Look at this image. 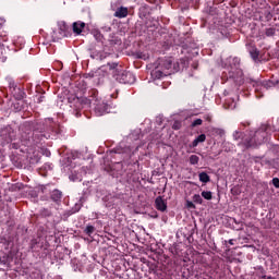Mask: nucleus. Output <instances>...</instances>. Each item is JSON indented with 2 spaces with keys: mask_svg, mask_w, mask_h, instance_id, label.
<instances>
[{
  "mask_svg": "<svg viewBox=\"0 0 279 279\" xmlns=\"http://www.w3.org/2000/svg\"><path fill=\"white\" fill-rule=\"evenodd\" d=\"M21 138L25 145H38L45 138H51V134L45 133L44 124L39 123L34 126V123L26 122L22 126Z\"/></svg>",
  "mask_w": 279,
  "mask_h": 279,
  "instance_id": "f257e3e1",
  "label": "nucleus"
},
{
  "mask_svg": "<svg viewBox=\"0 0 279 279\" xmlns=\"http://www.w3.org/2000/svg\"><path fill=\"white\" fill-rule=\"evenodd\" d=\"M267 128L269 126L263 125L255 132L254 136L245 135V133L241 131H234L233 140L239 142L238 145L239 147H242V149L258 147V145H263V143H265V138H267Z\"/></svg>",
  "mask_w": 279,
  "mask_h": 279,
  "instance_id": "f03ea898",
  "label": "nucleus"
},
{
  "mask_svg": "<svg viewBox=\"0 0 279 279\" xmlns=\"http://www.w3.org/2000/svg\"><path fill=\"white\" fill-rule=\"evenodd\" d=\"M89 104L94 105L95 112H97L100 117L101 114H106L108 104L99 99V92L97 89L89 90Z\"/></svg>",
  "mask_w": 279,
  "mask_h": 279,
  "instance_id": "7ed1b4c3",
  "label": "nucleus"
},
{
  "mask_svg": "<svg viewBox=\"0 0 279 279\" xmlns=\"http://www.w3.org/2000/svg\"><path fill=\"white\" fill-rule=\"evenodd\" d=\"M157 66L163 72H166L168 75H171V73H175L178 71L175 69V64L173 63V58L166 57V58H159L157 60Z\"/></svg>",
  "mask_w": 279,
  "mask_h": 279,
  "instance_id": "20e7f679",
  "label": "nucleus"
},
{
  "mask_svg": "<svg viewBox=\"0 0 279 279\" xmlns=\"http://www.w3.org/2000/svg\"><path fill=\"white\" fill-rule=\"evenodd\" d=\"M116 80L120 84H134L136 82V76L132 72L121 71L116 74Z\"/></svg>",
  "mask_w": 279,
  "mask_h": 279,
  "instance_id": "39448f33",
  "label": "nucleus"
},
{
  "mask_svg": "<svg viewBox=\"0 0 279 279\" xmlns=\"http://www.w3.org/2000/svg\"><path fill=\"white\" fill-rule=\"evenodd\" d=\"M228 80H233L235 84H243V72L238 68H230L227 74Z\"/></svg>",
  "mask_w": 279,
  "mask_h": 279,
  "instance_id": "423d86ee",
  "label": "nucleus"
},
{
  "mask_svg": "<svg viewBox=\"0 0 279 279\" xmlns=\"http://www.w3.org/2000/svg\"><path fill=\"white\" fill-rule=\"evenodd\" d=\"M59 34L60 38H69V36H71V33L69 32V25H66L65 22H61L59 24Z\"/></svg>",
  "mask_w": 279,
  "mask_h": 279,
  "instance_id": "0eeeda50",
  "label": "nucleus"
},
{
  "mask_svg": "<svg viewBox=\"0 0 279 279\" xmlns=\"http://www.w3.org/2000/svg\"><path fill=\"white\" fill-rule=\"evenodd\" d=\"M169 75L167 72H163V70L160 69L159 65L155 66V69L151 71V77L155 80H162V77H167Z\"/></svg>",
  "mask_w": 279,
  "mask_h": 279,
  "instance_id": "6e6552de",
  "label": "nucleus"
},
{
  "mask_svg": "<svg viewBox=\"0 0 279 279\" xmlns=\"http://www.w3.org/2000/svg\"><path fill=\"white\" fill-rule=\"evenodd\" d=\"M155 208L160 210V213H165V210H167V202L162 199V196H158L155 199Z\"/></svg>",
  "mask_w": 279,
  "mask_h": 279,
  "instance_id": "1a4fd4ad",
  "label": "nucleus"
},
{
  "mask_svg": "<svg viewBox=\"0 0 279 279\" xmlns=\"http://www.w3.org/2000/svg\"><path fill=\"white\" fill-rule=\"evenodd\" d=\"M86 27V23L78 21V22H74L72 25V29L74 32V34H82V31Z\"/></svg>",
  "mask_w": 279,
  "mask_h": 279,
  "instance_id": "9d476101",
  "label": "nucleus"
},
{
  "mask_svg": "<svg viewBox=\"0 0 279 279\" xmlns=\"http://www.w3.org/2000/svg\"><path fill=\"white\" fill-rule=\"evenodd\" d=\"M50 198L56 204H60V202H62V191L53 190L50 194Z\"/></svg>",
  "mask_w": 279,
  "mask_h": 279,
  "instance_id": "9b49d317",
  "label": "nucleus"
},
{
  "mask_svg": "<svg viewBox=\"0 0 279 279\" xmlns=\"http://www.w3.org/2000/svg\"><path fill=\"white\" fill-rule=\"evenodd\" d=\"M114 16L116 19H125V16H128V8L125 7L118 8L117 11L114 12Z\"/></svg>",
  "mask_w": 279,
  "mask_h": 279,
  "instance_id": "f8f14e48",
  "label": "nucleus"
},
{
  "mask_svg": "<svg viewBox=\"0 0 279 279\" xmlns=\"http://www.w3.org/2000/svg\"><path fill=\"white\" fill-rule=\"evenodd\" d=\"M206 142V134H201L198 135L190 145V147H197V145H199V143H205Z\"/></svg>",
  "mask_w": 279,
  "mask_h": 279,
  "instance_id": "ddd939ff",
  "label": "nucleus"
},
{
  "mask_svg": "<svg viewBox=\"0 0 279 279\" xmlns=\"http://www.w3.org/2000/svg\"><path fill=\"white\" fill-rule=\"evenodd\" d=\"M2 136L4 138V143H12V141H14L13 131H3Z\"/></svg>",
  "mask_w": 279,
  "mask_h": 279,
  "instance_id": "4468645a",
  "label": "nucleus"
},
{
  "mask_svg": "<svg viewBox=\"0 0 279 279\" xmlns=\"http://www.w3.org/2000/svg\"><path fill=\"white\" fill-rule=\"evenodd\" d=\"M250 56H251L252 60H254V62H256V60H258V56H260V51L256 47H251Z\"/></svg>",
  "mask_w": 279,
  "mask_h": 279,
  "instance_id": "2eb2a0df",
  "label": "nucleus"
},
{
  "mask_svg": "<svg viewBox=\"0 0 279 279\" xmlns=\"http://www.w3.org/2000/svg\"><path fill=\"white\" fill-rule=\"evenodd\" d=\"M198 180L199 182H203V184H208V182H210V175L206 172H199Z\"/></svg>",
  "mask_w": 279,
  "mask_h": 279,
  "instance_id": "dca6fc26",
  "label": "nucleus"
},
{
  "mask_svg": "<svg viewBox=\"0 0 279 279\" xmlns=\"http://www.w3.org/2000/svg\"><path fill=\"white\" fill-rule=\"evenodd\" d=\"M5 41V37H3V35H0V60H5V57L3 56V51H5V47L3 46V43Z\"/></svg>",
  "mask_w": 279,
  "mask_h": 279,
  "instance_id": "f3484780",
  "label": "nucleus"
},
{
  "mask_svg": "<svg viewBox=\"0 0 279 279\" xmlns=\"http://www.w3.org/2000/svg\"><path fill=\"white\" fill-rule=\"evenodd\" d=\"M246 84H251L253 88H258V86H263V83H260V81H256L254 78H246Z\"/></svg>",
  "mask_w": 279,
  "mask_h": 279,
  "instance_id": "a211bd4d",
  "label": "nucleus"
},
{
  "mask_svg": "<svg viewBox=\"0 0 279 279\" xmlns=\"http://www.w3.org/2000/svg\"><path fill=\"white\" fill-rule=\"evenodd\" d=\"M190 165H199V156L191 155L189 158Z\"/></svg>",
  "mask_w": 279,
  "mask_h": 279,
  "instance_id": "6ab92c4d",
  "label": "nucleus"
},
{
  "mask_svg": "<svg viewBox=\"0 0 279 279\" xmlns=\"http://www.w3.org/2000/svg\"><path fill=\"white\" fill-rule=\"evenodd\" d=\"M84 233L87 234V236H93V234L95 233V227H93L92 225L87 226L84 230Z\"/></svg>",
  "mask_w": 279,
  "mask_h": 279,
  "instance_id": "aec40b11",
  "label": "nucleus"
},
{
  "mask_svg": "<svg viewBox=\"0 0 279 279\" xmlns=\"http://www.w3.org/2000/svg\"><path fill=\"white\" fill-rule=\"evenodd\" d=\"M201 195L202 197H204V199H207V201L213 199V192L210 191H203Z\"/></svg>",
  "mask_w": 279,
  "mask_h": 279,
  "instance_id": "412c9836",
  "label": "nucleus"
},
{
  "mask_svg": "<svg viewBox=\"0 0 279 279\" xmlns=\"http://www.w3.org/2000/svg\"><path fill=\"white\" fill-rule=\"evenodd\" d=\"M192 199H193L194 204H204V199L202 198V195H199V194H194Z\"/></svg>",
  "mask_w": 279,
  "mask_h": 279,
  "instance_id": "4be33fe9",
  "label": "nucleus"
},
{
  "mask_svg": "<svg viewBox=\"0 0 279 279\" xmlns=\"http://www.w3.org/2000/svg\"><path fill=\"white\" fill-rule=\"evenodd\" d=\"M51 210L50 209H48V208H43L41 210H40V216L41 217H51Z\"/></svg>",
  "mask_w": 279,
  "mask_h": 279,
  "instance_id": "5701e85b",
  "label": "nucleus"
},
{
  "mask_svg": "<svg viewBox=\"0 0 279 279\" xmlns=\"http://www.w3.org/2000/svg\"><path fill=\"white\" fill-rule=\"evenodd\" d=\"M94 38H95V40H97V43H102L104 35L99 32H96V33H94Z\"/></svg>",
  "mask_w": 279,
  "mask_h": 279,
  "instance_id": "b1692460",
  "label": "nucleus"
},
{
  "mask_svg": "<svg viewBox=\"0 0 279 279\" xmlns=\"http://www.w3.org/2000/svg\"><path fill=\"white\" fill-rule=\"evenodd\" d=\"M264 16H265L266 21H271V19H274V15L271 14V11H269V10L264 11Z\"/></svg>",
  "mask_w": 279,
  "mask_h": 279,
  "instance_id": "393cba45",
  "label": "nucleus"
},
{
  "mask_svg": "<svg viewBox=\"0 0 279 279\" xmlns=\"http://www.w3.org/2000/svg\"><path fill=\"white\" fill-rule=\"evenodd\" d=\"M186 208H189L190 210H195L196 206L195 203L191 202V201H186L185 203Z\"/></svg>",
  "mask_w": 279,
  "mask_h": 279,
  "instance_id": "a878e982",
  "label": "nucleus"
},
{
  "mask_svg": "<svg viewBox=\"0 0 279 279\" xmlns=\"http://www.w3.org/2000/svg\"><path fill=\"white\" fill-rule=\"evenodd\" d=\"M266 36H275L276 34V28H266V32H265Z\"/></svg>",
  "mask_w": 279,
  "mask_h": 279,
  "instance_id": "bb28decb",
  "label": "nucleus"
},
{
  "mask_svg": "<svg viewBox=\"0 0 279 279\" xmlns=\"http://www.w3.org/2000/svg\"><path fill=\"white\" fill-rule=\"evenodd\" d=\"M204 121L202 119H196L192 122V128H197V125H202Z\"/></svg>",
  "mask_w": 279,
  "mask_h": 279,
  "instance_id": "cd10ccee",
  "label": "nucleus"
},
{
  "mask_svg": "<svg viewBox=\"0 0 279 279\" xmlns=\"http://www.w3.org/2000/svg\"><path fill=\"white\" fill-rule=\"evenodd\" d=\"M182 128V122L181 121H174L172 124V130H180Z\"/></svg>",
  "mask_w": 279,
  "mask_h": 279,
  "instance_id": "c85d7f7f",
  "label": "nucleus"
},
{
  "mask_svg": "<svg viewBox=\"0 0 279 279\" xmlns=\"http://www.w3.org/2000/svg\"><path fill=\"white\" fill-rule=\"evenodd\" d=\"M272 184H274L275 189H279V179L278 178H274L272 179Z\"/></svg>",
  "mask_w": 279,
  "mask_h": 279,
  "instance_id": "c756f323",
  "label": "nucleus"
},
{
  "mask_svg": "<svg viewBox=\"0 0 279 279\" xmlns=\"http://www.w3.org/2000/svg\"><path fill=\"white\" fill-rule=\"evenodd\" d=\"M45 101V96L40 95L37 98V104H43Z\"/></svg>",
  "mask_w": 279,
  "mask_h": 279,
  "instance_id": "7c9ffc66",
  "label": "nucleus"
},
{
  "mask_svg": "<svg viewBox=\"0 0 279 279\" xmlns=\"http://www.w3.org/2000/svg\"><path fill=\"white\" fill-rule=\"evenodd\" d=\"M236 240H234V239H231V240H229V241H225V245H228V243H229V245H234V242H235Z\"/></svg>",
  "mask_w": 279,
  "mask_h": 279,
  "instance_id": "2f4dec72",
  "label": "nucleus"
},
{
  "mask_svg": "<svg viewBox=\"0 0 279 279\" xmlns=\"http://www.w3.org/2000/svg\"><path fill=\"white\" fill-rule=\"evenodd\" d=\"M119 66L118 63H109L110 69H117Z\"/></svg>",
  "mask_w": 279,
  "mask_h": 279,
  "instance_id": "473e14b6",
  "label": "nucleus"
},
{
  "mask_svg": "<svg viewBox=\"0 0 279 279\" xmlns=\"http://www.w3.org/2000/svg\"><path fill=\"white\" fill-rule=\"evenodd\" d=\"M10 88H14L15 89L16 88V84L14 82H11L10 83Z\"/></svg>",
  "mask_w": 279,
  "mask_h": 279,
  "instance_id": "72a5a7b5",
  "label": "nucleus"
},
{
  "mask_svg": "<svg viewBox=\"0 0 279 279\" xmlns=\"http://www.w3.org/2000/svg\"><path fill=\"white\" fill-rule=\"evenodd\" d=\"M11 145H12V148H13V149H19V144L13 143V144H11Z\"/></svg>",
  "mask_w": 279,
  "mask_h": 279,
  "instance_id": "f704fd0d",
  "label": "nucleus"
},
{
  "mask_svg": "<svg viewBox=\"0 0 279 279\" xmlns=\"http://www.w3.org/2000/svg\"><path fill=\"white\" fill-rule=\"evenodd\" d=\"M231 193H232L233 195H239V192H238V191H234V189L231 190Z\"/></svg>",
  "mask_w": 279,
  "mask_h": 279,
  "instance_id": "c9c22d12",
  "label": "nucleus"
},
{
  "mask_svg": "<svg viewBox=\"0 0 279 279\" xmlns=\"http://www.w3.org/2000/svg\"><path fill=\"white\" fill-rule=\"evenodd\" d=\"M36 244V240H33L32 241V244H31V247H32V250H34V245Z\"/></svg>",
  "mask_w": 279,
  "mask_h": 279,
  "instance_id": "e433bc0d",
  "label": "nucleus"
},
{
  "mask_svg": "<svg viewBox=\"0 0 279 279\" xmlns=\"http://www.w3.org/2000/svg\"><path fill=\"white\" fill-rule=\"evenodd\" d=\"M242 125H243L244 128H247V125H250V122L242 123Z\"/></svg>",
  "mask_w": 279,
  "mask_h": 279,
  "instance_id": "4c0bfd02",
  "label": "nucleus"
},
{
  "mask_svg": "<svg viewBox=\"0 0 279 279\" xmlns=\"http://www.w3.org/2000/svg\"><path fill=\"white\" fill-rule=\"evenodd\" d=\"M2 23H5V20L0 19V25H2Z\"/></svg>",
  "mask_w": 279,
  "mask_h": 279,
  "instance_id": "58836bf2",
  "label": "nucleus"
},
{
  "mask_svg": "<svg viewBox=\"0 0 279 279\" xmlns=\"http://www.w3.org/2000/svg\"><path fill=\"white\" fill-rule=\"evenodd\" d=\"M267 279H276V278H274V277H271V276H268Z\"/></svg>",
  "mask_w": 279,
  "mask_h": 279,
  "instance_id": "ea45409f",
  "label": "nucleus"
},
{
  "mask_svg": "<svg viewBox=\"0 0 279 279\" xmlns=\"http://www.w3.org/2000/svg\"><path fill=\"white\" fill-rule=\"evenodd\" d=\"M235 62H239V59H233Z\"/></svg>",
  "mask_w": 279,
  "mask_h": 279,
  "instance_id": "a19ab883",
  "label": "nucleus"
},
{
  "mask_svg": "<svg viewBox=\"0 0 279 279\" xmlns=\"http://www.w3.org/2000/svg\"><path fill=\"white\" fill-rule=\"evenodd\" d=\"M208 121H210V118H207Z\"/></svg>",
  "mask_w": 279,
  "mask_h": 279,
  "instance_id": "79ce46f5",
  "label": "nucleus"
},
{
  "mask_svg": "<svg viewBox=\"0 0 279 279\" xmlns=\"http://www.w3.org/2000/svg\"><path fill=\"white\" fill-rule=\"evenodd\" d=\"M0 198H1V190H0Z\"/></svg>",
  "mask_w": 279,
  "mask_h": 279,
  "instance_id": "37998d69",
  "label": "nucleus"
}]
</instances>
